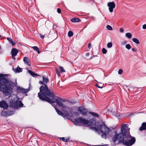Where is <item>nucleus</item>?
I'll return each mask as SVG.
<instances>
[{
  "mask_svg": "<svg viewBox=\"0 0 146 146\" xmlns=\"http://www.w3.org/2000/svg\"><path fill=\"white\" fill-rule=\"evenodd\" d=\"M129 128L127 124H122L120 133H116L112 138V141L115 143L118 141L119 143L126 146H131L135 142V138L132 136L130 133Z\"/></svg>",
  "mask_w": 146,
  "mask_h": 146,
  "instance_id": "f257e3e1",
  "label": "nucleus"
},
{
  "mask_svg": "<svg viewBox=\"0 0 146 146\" xmlns=\"http://www.w3.org/2000/svg\"><path fill=\"white\" fill-rule=\"evenodd\" d=\"M39 83L43 85L40 88V92L38 93V96L39 99L47 102H54V93L53 90L50 88L48 89L43 81H39Z\"/></svg>",
  "mask_w": 146,
  "mask_h": 146,
  "instance_id": "f03ea898",
  "label": "nucleus"
},
{
  "mask_svg": "<svg viewBox=\"0 0 146 146\" xmlns=\"http://www.w3.org/2000/svg\"><path fill=\"white\" fill-rule=\"evenodd\" d=\"M92 128L96 131H99L102 133L101 137L102 138L106 139L107 136L110 131V129L108 127L104 124L98 125L96 127H93Z\"/></svg>",
  "mask_w": 146,
  "mask_h": 146,
  "instance_id": "7ed1b4c3",
  "label": "nucleus"
},
{
  "mask_svg": "<svg viewBox=\"0 0 146 146\" xmlns=\"http://www.w3.org/2000/svg\"><path fill=\"white\" fill-rule=\"evenodd\" d=\"M0 82L1 83H3L4 85H5L6 86L10 87L12 88L11 87H14L17 85L16 80L15 81V83H14L11 80H9L5 78H2L1 79H0ZM12 92L13 89H12V92H10L9 94Z\"/></svg>",
  "mask_w": 146,
  "mask_h": 146,
  "instance_id": "20e7f679",
  "label": "nucleus"
},
{
  "mask_svg": "<svg viewBox=\"0 0 146 146\" xmlns=\"http://www.w3.org/2000/svg\"><path fill=\"white\" fill-rule=\"evenodd\" d=\"M0 90L6 95H8L12 92V88L10 87L6 86L5 85H4L3 83H1L0 82Z\"/></svg>",
  "mask_w": 146,
  "mask_h": 146,
  "instance_id": "39448f33",
  "label": "nucleus"
},
{
  "mask_svg": "<svg viewBox=\"0 0 146 146\" xmlns=\"http://www.w3.org/2000/svg\"><path fill=\"white\" fill-rule=\"evenodd\" d=\"M74 123L76 125H87L88 120L85 118L79 117L75 119L74 121Z\"/></svg>",
  "mask_w": 146,
  "mask_h": 146,
  "instance_id": "423d86ee",
  "label": "nucleus"
},
{
  "mask_svg": "<svg viewBox=\"0 0 146 146\" xmlns=\"http://www.w3.org/2000/svg\"><path fill=\"white\" fill-rule=\"evenodd\" d=\"M53 99L54 100V102H48L51 103H53L55 102H56L57 104L60 107L62 108V109L64 108H66V107L67 106L65 105L63 103V100L62 99L60 98H55V94L54 93V96L53 98Z\"/></svg>",
  "mask_w": 146,
  "mask_h": 146,
  "instance_id": "0eeeda50",
  "label": "nucleus"
},
{
  "mask_svg": "<svg viewBox=\"0 0 146 146\" xmlns=\"http://www.w3.org/2000/svg\"><path fill=\"white\" fill-rule=\"evenodd\" d=\"M72 109L68 106L62 109V111L65 114V116H71L72 115Z\"/></svg>",
  "mask_w": 146,
  "mask_h": 146,
  "instance_id": "6e6552de",
  "label": "nucleus"
},
{
  "mask_svg": "<svg viewBox=\"0 0 146 146\" xmlns=\"http://www.w3.org/2000/svg\"><path fill=\"white\" fill-rule=\"evenodd\" d=\"M19 100V98L16 95H13L12 96L11 99L10 100V106L11 107H14L13 106L16 102H18Z\"/></svg>",
  "mask_w": 146,
  "mask_h": 146,
  "instance_id": "1a4fd4ad",
  "label": "nucleus"
},
{
  "mask_svg": "<svg viewBox=\"0 0 146 146\" xmlns=\"http://www.w3.org/2000/svg\"><path fill=\"white\" fill-rule=\"evenodd\" d=\"M29 89H25L19 86L18 87L17 91L18 93L25 94L27 93L29 91Z\"/></svg>",
  "mask_w": 146,
  "mask_h": 146,
  "instance_id": "9d476101",
  "label": "nucleus"
},
{
  "mask_svg": "<svg viewBox=\"0 0 146 146\" xmlns=\"http://www.w3.org/2000/svg\"><path fill=\"white\" fill-rule=\"evenodd\" d=\"M78 110L82 115H86L88 113L87 110L83 106L80 107L78 109Z\"/></svg>",
  "mask_w": 146,
  "mask_h": 146,
  "instance_id": "9b49d317",
  "label": "nucleus"
},
{
  "mask_svg": "<svg viewBox=\"0 0 146 146\" xmlns=\"http://www.w3.org/2000/svg\"><path fill=\"white\" fill-rule=\"evenodd\" d=\"M108 6L109 7V9L110 12H112L113 11V9L115 7V4L113 2H109L108 3Z\"/></svg>",
  "mask_w": 146,
  "mask_h": 146,
  "instance_id": "f8f14e48",
  "label": "nucleus"
},
{
  "mask_svg": "<svg viewBox=\"0 0 146 146\" xmlns=\"http://www.w3.org/2000/svg\"><path fill=\"white\" fill-rule=\"evenodd\" d=\"M0 107L4 110L8 108V105L3 100L0 102Z\"/></svg>",
  "mask_w": 146,
  "mask_h": 146,
  "instance_id": "ddd939ff",
  "label": "nucleus"
},
{
  "mask_svg": "<svg viewBox=\"0 0 146 146\" xmlns=\"http://www.w3.org/2000/svg\"><path fill=\"white\" fill-rule=\"evenodd\" d=\"M18 52V50L16 48H13L11 51L12 56L13 58L15 59V57L17 55Z\"/></svg>",
  "mask_w": 146,
  "mask_h": 146,
  "instance_id": "4468645a",
  "label": "nucleus"
},
{
  "mask_svg": "<svg viewBox=\"0 0 146 146\" xmlns=\"http://www.w3.org/2000/svg\"><path fill=\"white\" fill-rule=\"evenodd\" d=\"M96 123V120L94 119H92L89 120H88L87 125L89 126H93Z\"/></svg>",
  "mask_w": 146,
  "mask_h": 146,
  "instance_id": "2eb2a0df",
  "label": "nucleus"
},
{
  "mask_svg": "<svg viewBox=\"0 0 146 146\" xmlns=\"http://www.w3.org/2000/svg\"><path fill=\"white\" fill-rule=\"evenodd\" d=\"M23 104L22 103L21 101H19L18 102H16L15 104L13 106H14V108H17L19 107H22Z\"/></svg>",
  "mask_w": 146,
  "mask_h": 146,
  "instance_id": "dca6fc26",
  "label": "nucleus"
},
{
  "mask_svg": "<svg viewBox=\"0 0 146 146\" xmlns=\"http://www.w3.org/2000/svg\"><path fill=\"white\" fill-rule=\"evenodd\" d=\"M55 109L56 110V111L57 113L58 114L62 117L65 118L66 116L65 115H64V113H63L62 112L60 111L56 107H55Z\"/></svg>",
  "mask_w": 146,
  "mask_h": 146,
  "instance_id": "f3484780",
  "label": "nucleus"
},
{
  "mask_svg": "<svg viewBox=\"0 0 146 146\" xmlns=\"http://www.w3.org/2000/svg\"><path fill=\"white\" fill-rule=\"evenodd\" d=\"M28 72L33 77H35L36 76H39V75L36 73L31 70H29L28 71Z\"/></svg>",
  "mask_w": 146,
  "mask_h": 146,
  "instance_id": "a211bd4d",
  "label": "nucleus"
},
{
  "mask_svg": "<svg viewBox=\"0 0 146 146\" xmlns=\"http://www.w3.org/2000/svg\"><path fill=\"white\" fill-rule=\"evenodd\" d=\"M23 61L25 63L29 66H30L28 62V58L26 57H24L23 58Z\"/></svg>",
  "mask_w": 146,
  "mask_h": 146,
  "instance_id": "6ab92c4d",
  "label": "nucleus"
},
{
  "mask_svg": "<svg viewBox=\"0 0 146 146\" xmlns=\"http://www.w3.org/2000/svg\"><path fill=\"white\" fill-rule=\"evenodd\" d=\"M80 21V20L77 18H74L71 19V21L72 22H78Z\"/></svg>",
  "mask_w": 146,
  "mask_h": 146,
  "instance_id": "aec40b11",
  "label": "nucleus"
},
{
  "mask_svg": "<svg viewBox=\"0 0 146 146\" xmlns=\"http://www.w3.org/2000/svg\"><path fill=\"white\" fill-rule=\"evenodd\" d=\"M89 113L92 114V115L96 117H99V115L97 113L94 112H89Z\"/></svg>",
  "mask_w": 146,
  "mask_h": 146,
  "instance_id": "412c9836",
  "label": "nucleus"
},
{
  "mask_svg": "<svg viewBox=\"0 0 146 146\" xmlns=\"http://www.w3.org/2000/svg\"><path fill=\"white\" fill-rule=\"evenodd\" d=\"M33 49L37 51L38 54H39L40 53V52L39 51V48L38 47L36 46H34L32 47Z\"/></svg>",
  "mask_w": 146,
  "mask_h": 146,
  "instance_id": "4be33fe9",
  "label": "nucleus"
},
{
  "mask_svg": "<svg viewBox=\"0 0 146 146\" xmlns=\"http://www.w3.org/2000/svg\"><path fill=\"white\" fill-rule=\"evenodd\" d=\"M60 139L62 140V141L65 142H68L69 141V139H66L64 137H62L60 138Z\"/></svg>",
  "mask_w": 146,
  "mask_h": 146,
  "instance_id": "5701e85b",
  "label": "nucleus"
},
{
  "mask_svg": "<svg viewBox=\"0 0 146 146\" xmlns=\"http://www.w3.org/2000/svg\"><path fill=\"white\" fill-rule=\"evenodd\" d=\"M133 41L137 44H139V42L138 39L136 38H134L132 39Z\"/></svg>",
  "mask_w": 146,
  "mask_h": 146,
  "instance_id": "b1692460",
  "label": "nucleus"
},
{
  "mask_svg": "<svg viewBox=\"0 0 146 146\" xmlns=\"http://www.w3.org/2000/svg\"><path fill=\"white\" fill-rule=\"evenodd\" d=\"M125 35H126V37H127V38H130L132 37L131 34L129 33H126V34Z\"/></svg>",
  "mask_w": 146,
  "mask_h": 146,
  "instance_id": "393cba45",
  "label": "nucleus"
},
{
  "mask_svg": "<svg viewBox=\"0 0 146 146\" xmlns=\"http://www.w3.org/2000/svg\"><path fill=\"white\" fill-rule=\"evenodd\" d=\"M22 69L20 68L19 67H17V69L16 70V72H21L22 71Z\"/></svg>",
  "mask_w": 146,
  "mask_h": 146,
  "instance_id": "a878e982",
  "label": "nucleus"
},
{
  "mask_svg": "<svg viewBox=\"0 0 146 146\" xmlns=\"http://www.w3.org/2000/svg\"><path fill=\"white\" fill-rule=\"evenodd\" d=\"M43 81L44 83H47L48 81V80L47 78H45L44 76L42 77Z\"/></svg>",
  "mask_w": 146,
  "mask_h": 146,
  "instance_id": "bb28decb",
  "label": "nucleus"
},
{
  "mask_svg": "<svg viewBox=\"0 0 146 146\" xmlns=\"http://www.w3.org/2000/svg\"><path fill=\"white\" fill-rule=\"evenodd\" d=\"M73 33L71 31H70L68 32V35L69 37H71L73 35Z\"/></svg>",
  "mask_w": 146,
  "mask_h": 146,
  "instance_id": "cd10ccee",
  "label": "nucleus"
},
{
  "mask_svg": "<svg viewBox=\"0 0 146 146\" xmlns=\"http://www.w3.org/2000/svg\"><path fill=\"white\" fill-rule=\"evenodd\" d=\"M112 44L111 42H109L107 44V46L108 48H110L112 47Z\"/></svg>",
  "mask_w": 146,
  "mask_h": 146,
  "instance_id": "c85d7f7f",
  "label": "nucleus"
},
{
  "mask_svg": "<svg viewBox=\"0 0 146 146\" xmlns=\"http://www.w3.org/2000/svg\"><path fill=\"white\" fill-rule=\"evenodd\" d=\"M7 40L9 41V42L10 43L12 44L13 45L15 44V43L13 42V41L10 38H8Z\"/></svg>",
  "mask_w": 146,
  "mask_h": 146,
  "instance_id": "c756f323",
  "label": "nucleus"
},
{
  "mask_svg": "<svg viewBox=\"0 0 146 146\" xmlns=\"http://www.w3.org/2000/svg\"><path fill=\"white\" fill-rule=\"evenodd\" d=\"M107 29L109 30H111L112 29V27L110 25H107L106 26Z\"/></svg>",
  "mask_w": 146,
  "mask_h": 146,
  "instance_id": "7c9ffc66",
  "label": "nucleus"
},
{
  "mask_svg": "<svg viewBox=\"0 0 146 146\" xmlns=\"http://www.w3.org/2000/svg\"><path fill=\"white\" fill-rule=\"evenodd\" d=\"M59 68L60 70V72H65V70H64L63 67L62 66H60Z\"/></svg>",
  "mask_w": 146,
  "mask_h": 146,
  "instance_id": "2f4dec72",
  "label": "nucleus"
},
{
  "mask_svg": "<svg viewBox=\"0 0 146 146\" xmlns=\"http://www.w3.org/2000/svg\"><path fill=\"white\" fill-rule=\"evenodd\" d=\"M125 47L126 48H127L128 50L130 49L131 48V46L129 44H128L126 45L125 46Z\"/></svg>",
  "mask_w": 146,
  "mask_h": 146,
  "instance_id": "473e14b6",
  "label": "nucleus"
},
{
  "mask_svg": "<svg viewBox=\"0 0 146 146\" xmlns=\"http://www.w3.org/2000/svg\"><path fill=\"white\" fill-rule=\"evenodd\" d=\"M102 52L104 54H106L107 52V50L105 48H104L102 49Z\"/></svg>",
  "mask_w": 146,
  "mask_h": 146,
  "instance_id": "72a5a7b5",
  "label": "nucleus"
},
{
  "mask_svg": "<svg viewBox=\"0 0 146 146\" xmlns=\"http://www.w3.org/2000/svg\"><path fill=\"white\" fill-rule=\"evenodd\" d=\"M55 70L56 71V72L57 73V74L58 75V76H60V73L58 71V69L56 68H55Z\"/></svg>",
  "mask_w": 146,
  "mask_h": 146,
  "instance_id": "f704fd0d",
  "label": "nucleus"
},
{
  "mask_svg": "<svg viewBox=\"0 0 146 146\" xmlns=\"http://www.w3.org/2000/svg\"><path fill=\"white\" fill-rule=\"evenodd\" d=\"M7 113L5 111H2L1 113V115L2 116L6 115Z\"/></svg>",
  "mask_w": 146,
  "mask_h": 146,
  "instance_id": "c9c22d12",
  "label": "nucleus"
},
{
  "mask_svg": "<svg viewBox=\"0 0 146 146\" xmlns=\"http://www.w3.org/2000/svg\"><path fill=\"white\" fill-rule=\"evenodd\" d=\"M123 72V70L122 69H120L119 70L118 73L119 74H122Z\"/></svg>",
  "mask_w": 146,
  "mask_h": 146,
  "instance_id": "e433bc0d",
  "label": "nucleus"
},
{
  "mask_svg": "<svg viewBox=\"0 0 146 146\" xmlns=\"http://www.w3.org/2000/svg\"><path fill=\"white\" fill-rule=\"evenodd\" d=\"M57 12L59 13H61V11L60 9L58 8L57 9Z\"/></svg>",
  "mask_w": 146,
  "mask_h": 146,
  "instance_id": "4c0bfd02",
  "label": "nucleus"
},
{
  "mask_svg": "<svg viewBox=\"0 0 146 146\" xmlns=\"http://www.w3.org/2000/svg\"><path fill=\"white\" fill-rule=\"evenodd\" d=\"M127 43V41H124V42H122L121 44L123 45H124L126 44Z\"/></svg>",
  "mask_w": 146,
  "mask_h": 146,
  "instance_id": "58836bf2",
  "label": "nucleus"
},
{
  "mask_svg": "<svg viewBox=\"0 0 146 146\" xmlns=\"http://www.w3.org/2000/svg\"><path fill=\"white\" fill-rule=\"evenodd\" d=\"M143 29H146V24H144L143 26Z\"/></svg>",
  "mask_w": 146,
  "mask_h": 146,
  "instance_id": "ea45409f",
  "label": "nucleus"
},
{
  "mask_svg": "<svg viewBox=\"0 0 146 146\" xmlns=\"http://www.w3.org/2000/svg\"><path fill=\"white\" fill-rule=\"evenodd\" d=\"M124 30L122 28H121L120 29V31L122 33L123 32Z\"/></svg>",
  "mask_w": 146,
  "mask_h": 146,
  "instance_id": "a19ab883",
  "label": "nucleus"
},
{
  "mask_svg": "<svg viewBox=\"0 0 146 146\" xmlns=\"http://www.w3.org/2000/svg\"><path fill=\"white\" fill-rule=\"evenodd\" d=\"M132 50L133 51L136 52L137 51V50L136 49L133 48L132 49Z\"/></svg>",
  "mask_w": 146,
  "mask_h": 146,
  "instance_id": "79ce46f5",
  "label": "nucleus"
},
{
  "mask_svg": "<svg viewBox=\"0 0 146 146\" xmlns=\"http://www.w3.org/2000/svg\"><path fill=\"white\" fill-rule=\"evenodd\" d=\"M40 37L42 38H43L44 37V35H43L41 34H40Z\"/></svg>",
  "mask_w": 146,
  "mask_h": 146,
  "instance_id": "37998d69",
  "label": "nucleus"
},
{
  "mask_svg": "<svg viewBox=\"0 0 146 146\" xmlns=\"http://www.w3.org/2000/svg\"><path fill=\"white\" fill-rule=\"evenodd\" d=\"M88 47L89 48H90L91 47V44L90 43L88 44Z\"/></svg>",
  "mask_w": 146,
  "mask_h": 146,
  "instance_id": "c03bdc74",
  "label": "nucleus"
},
{
  "mask_svg": "<svg viewBox=\"0 0 146 146\" xmlns=\"http://www.w3.org/2000/svg\"><path fill=\"white\" fill-rule=\"evenodd\" d=\"M4 76L3 75V74H0V79L2 78V77H3Z\"/></svg>",
  "mask_w": 146,
  "mask_h": 146,
  "instance_id": "a18cd8bd",
  "label": "nucleus"
},
{
  "mask_svg": "<svg viewBox=\"0 0 146 146\" xmlns=\"http://www.w3.org/2000/svg\"><path fill=\"white\" fill-rule=\"evenodd\" d=\"M96 86L98 87V88H103V87H101V86H98L97 84H96Z\"/></svg>",
  "mask_w": 146,
  "mask_h": 146,
  "instance_id": "49530a36",
  "label": "nucleus"
},
{
  "mask_svg": "<svg viewBox=\"0 0 146 146\" xmlns=\"http://www.w3.org/2000/svg\"><path fill=\"white\" fill-rule=\"evenodd\" d=\"M89 54H90L88 52L86 54V56H89Z\"/></svg>",
  "mask_w": 146,
  "mask_h": 146,
  "instance_id": "de8ad7c7",
  "label": "nucleus"
},
{
  "mask_svg": "<svg viewBox=\"0 0 146 146\" xmlns=\"http://www.w3.org/2000/svg\"><path fill=\"white\" fill-rule=\"evenodd\" d=\"M94 56H91V57L90 58V59H92V58H93Z\"/></svg>",
  "mask_w": 146,
  "mask_h": 146,
  "instance_id": "09e8293b",
  "label": "nucleus"
},
{
  "mask_svg": "<svg viewBox=\"0 0 146 146\" xmlns=\"http://www.w3.org/2000/svg\"><path fill=\"white\" fill-rule=\"evenodd\" d=\"M106 146V145H98V146Z\"/></svg>",
  "mask_w": 146,
  "mask_h": 146,
  "instance_id": "8fccbe9b",
  "label": "nucleus"
},
{
  "mask_svg": "<svg viewBox=\"0 0 146 146\" xmlns=\"http://www.w3.org/2000/svg\"><path fill=\"white\" fill-rule=\"evenodd\" d=\"M1 37V36L0 35V37Z\"/></svg>",
  "mask_w": 146,
  "mask_h": 146,
  "instance_id": "3c124183",
  "label": "nucleus"
}]
</instances>
